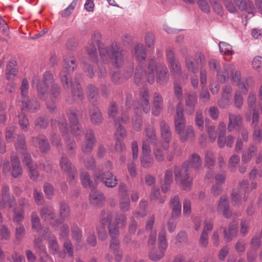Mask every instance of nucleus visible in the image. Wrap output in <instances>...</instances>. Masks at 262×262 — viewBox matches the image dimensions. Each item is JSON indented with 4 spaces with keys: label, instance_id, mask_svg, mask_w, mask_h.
Wrapping results in <instances>:
<instances>
[{
    "label": "nucleus",
    "instance_id": "nucleus-1",
    "mask_svg": "<svg viewBox=\"0 0 262 262\" xmlns=\"http://www.w3.org/2000/svg\"><path fill=\"white\" fill-rule=\"evenodd\" d=\"M32 86L36 88L38 98L47 101L46 105L49 110L54 112L59 98V88L57 84L54 83L52 74L46 72L43 75L42 81H40L37 76H33Z\"/></svg>",
    "mask_w": 262,
    "mask_h": 262
},
{
    "label": "nucleus",
    "instance_id": "nucleus-2",
    "mask_svg": "<svg viewBox=\"0 0 262 262\" xmlns=\"http://www.w3.org/2000/svg\"><path fill=\"white\" fill-rule=\"evenodd\" d=\"M101 35L98 32H95L92 35V43L98 47L102 61L105 63L111 61L113 66L121 67L126 58V53L117 43H112L108 47L100 42Z\"/></svg>",
    "mask_w": 262,
    "mask_h": 262
},
{
    "label": "nucleus",
    "instance_id": "nucleus-3",
    "mask_svg": "<svg viewBox=\"0 0 262 262\" xmlns=\"http://www.w3.org/2000/svg\"><path fill=\"white\" fill-rule=\"evenodd\" d=\"M69 119L70 123V130L67 127V121L64 117H61L57 121L59 129L64 138L67 149L69 153H72L76 148V144L73 140L69 138V133L73 134L76 137L82 134V131L78 121L77 111L70 110L68 113Z\"/></svg>",
    "mask_w": 262,
    "mask_h": 262
},
{
    "label": "nucleus",
    "instance_id": "nucleus-4",
    "mask_svg": "<svg viewBox=\"0 0 262 262\" xmlns=\"http://www.w3.org/2000/svg\"><path fill=\"white\" fill-rule=\"evenodd\" d=\"M202 163L199 155L195 154L191 155L189 159L185 161L180 169L176 168L174 170L175 180L180 183L183 189L188 190L191 188L192 180L189 177L192 169L199 171L202 167Z\"/></svg>",
    "mask_w": 262,
    "mask_h": 262
},
{
    "label": "nucleus",
    "instance_id": "nucleus-5",
    "mask_svg": "<svg viewBox=\"0 0 262 262\" xmlns=\"http://www.w3.org/2000/svg\"><path fill=\"white\" fill-rule=\"evenodd\" d=\"M63 70L60 73V80L64 89L69 88L71 85L72 91L75 99L81 100L83 98V93L81 91L79 83L75 81H71L69 79V74L76 68L75 58L72 54H69L64 58Z\"/></svg>",
    "mask_w": 262,
    "mask_h": 262
},
{
    "label": "nucleus",
    "instance_id": "nucleus-6",
    "mask_svg": "<svg viewBox=\"0 0 262 262\" xmlns=\"http://www.w3.org/2000/svg\"><path fill=\"white\" fill-rule=\"evenodd\" d=\"M186 121L183 115V107L181 103L178 104L176 115L174 117L175 131L183 142L192 140L194 137L193 127L190 125L186 126Z\"/></svg>",
    "mask_w": 262,
    "mask_h": 262
},
{
    "label": "nucleus",
    "instance_id": "nucleus-7",
    "mask_svg": "<svg viewBox=\"0 0 262 262\" xmlns=\"http://www.w3.org/2000/svg\"><path fill=\"white\" fill-rule=\"evenodd\" d=\"M155 71H156L157 82L162 85L166 84L169 80L168 69L164 63H157L154 59L150 60L147 71L146 72H143V76H146L148 82L150 84L154 82Z\"/></svg>",
    "mask_w": 262,
    "mask_h": 262
},
{
    "label": "nucleus",
    "instance_id": "nucleus-8",
    "mask_svg": "<svg viewBox=\"0 0 262 262\" xmlns=\"http://www.w3.org/2000/svg\"><path fill=\"white\" fill-rule=\"evenodd\" d=\"M140 96L141 103L139 102L135 108L136 113L137 115L139 114V116H137L133 119V127L137 131L140 130L142 127V122L140 115L142 114V112L145 114L149 113L150 110L148 90L146 88L142 89Z\"/></svg>",
    "mask_w": 262,
    "mask_h": 262
},
{
    "label": "nucleus",
    "instance_id": "nucleus-9",
    "mask_svg": "<svg viewBox=\"0 0 262 262\" xmlns=\"http://www.w3.org/2000/svg\"><path fill=\"white\" fill-rule=\"evenodd\" d=\"M29 83L27 78H23L21 81L20 90V102L22 112H34L39 108V104L35 99L30 100L28 97Z\"/></svg>",
    "mask_w": 262,
    "mask_h": 262
},
{
    "label": "nucleus",
    "instance_id": "nucleus-10",
    "mask_svg": "<svg viewBox=\"0 0 262 262\" xmlns=\"http://www.w3.org/2000/svg\"><path fill=\"white\" fill-rule=\"evenodd\" d=\"M132 53L139 63L136 68L134 78L135 83L137 85H139L141 82L144 72L143 68L141 63L145 61L146 58V54L143 45L139 43L135 46Z\"/></svg>",
    "mask_w": 262,
    "mask_h": 262
},
{
    "label": "nucleus",
    "instance_id": "nucleus-11",
    "mask_svg": "<svg viewBox=\"0 0 262 262\" xmlns=\"http://www.w3.org/2000/svg\"><path fill=\"white\" fill-rule=\"evenodd\" d=\"M209 67L210 70L217 72V78L222 83L225 82L229 79V73L233 71L234 67L232 64H225L222 69H219V64L214 59L209 61Z\"/></svg>",
    "mask_w": 262,
    "mask_h": 262
},
{
    "label": "nucleus",
    "instance_id": "nucleus-12",
    "mask_svg": "<svg viewBox=\"0 0 262 262\" xmlns=\"http://www.w3.org/2000/svg\"><path fill=\"white\" fill-rule=\"evenodd\" d=\"M3 171L4 174L10 173L13 178L20 177L23 173V169L18 157L15 155L11 156V167L8 161L4 162L3 166Z\"/></svg>",
    "mask_w": 262,
    "mask_h": 262
},
{
    "label": "nucleus",
    "instance_id": "nucleus-13",
    "mask_svg": "<svg viewBox=\"0 0 262 262\" xmlns=\"http://www.w3.org/2000/svg\"><path fill=\"white\" fill-rule=\"evenodd\" d=\"M15 146L16 150L23 155V163L28 168L34 165L32 162L30 155L27 151L26 144L24 136H18L15 143Z\"/></svg>",
    "mask_w": 262,
    "mask_h": 262
},
{
    "label": "nucleus",
    "instance_id": "nucleus-14",
    "mask_svg": "<svg viewBox=\"0 0 262 262\" xmlns=\"http://www.w3.org/2000/svg\"><path fill=\"white\" fill-rule=\"evenodd\" d=\"M60 167L61 170L66 173L68 175V180L71 183L77 177V170L76 168L72 165L70 160L67 158L66 155L62 156L60 162Z\"/></svg>",
    "mask_w": 262,
    "mask_h": 262
},
{
    "label": "nucleus",
    "instance_id": "nucleus-15",
    "mask_svg": "<svg viewBox=\"0 0 262 262\" xmlns=\"http://www.w3.org/2000/svg\"><path fill=\"white\" fill-rule=\"evenodd\" d=\"M112 213L109 211H104L101 213V222L103 224H107L110 235L112 238H117L119 232L118 226L112 223Z\"/></svg>",
    "mask_w": 262,
    "mask_h": 262
},
{
    "label": "nucleus",
    "instance_id": "nucleus-16",
    "mask_svg": "<svg viewBox=\"0 0 262 262\" xmlns=\"http://www.w3.org/2000/svg\"><path fill=\"white\" fill-rule=\"evenodd\" d=\"M94 179L96 182L102 181L108 187H114L117 184V179L113 174L110 172L101 173L99 170H96Z\"/></svg>",
    "mask_w": 262,
    "mask_h": 262
},
{
    "label": "nucleus",
    "instance_id": "nucleus-17",
    "mask_svg": "<svg viewBox=\"0 0 262 262\" xmlns=\"http://www.w3.org/2000/svg\"><path fill=\"white\" fill-rule=\"evenodd\" d=\"M142 152L140 159L141 166L144 168L150 167L153 165L154 160L150 155L151 149L147 140L143 142Z\"/></svg>",
    "mask_w": 262,
    "mask_h": 262
},
{
    "label": "nucleus",
    "instance_id": "nucleus-18",
    "mask_svg": "<svg viewBox=\"0 0 262 262\" xmlns=\"http://www.w3.org/2000/svg\"><path fill=\"white\" fill-rule=\"evenodd\" d=\"M2 198L0 200V208H4L7 206L12 208L16 204L14 197L11 195L9 192V188L4 185L2 188Z\"/></svg>",
    "mask_w": 262,
    "mask_h": 262
},
{
    "label": "nucleus",
    "instance_id": "nucleus-19",
    "mask_svg": "<svg viewBox=\"0 0 262 262\" xmlns=\"http://www.w3.org/2000/svg\"><path fill=\"white\" fill-rule=\"evenodd\" d=\"M147 206L146 201H142L140 203L139 210L135 212L131 218V222L129 224L128 232L129 234H134L136 232L137 223L134 221L135 218L143 217L146 215L145 208Z\"/></svg>",
    "mask_w": 262,
    "mask_h": 262
},
{
    "label": "nucleus",
    "instance_id": "nucleus-20",
    "mask_svg": "<svg viewBox=\"0 0 262 262\" xmlns=\"http://www.w3.org/2000/svg\"><path fill=\"white\" fill-rule=\"evenodd\" d=\"M161 135L162 142L161 146L165 150H167L169 147V142L171 139V132L169 126L164 121L160 123Z\"/></svg>",
    "mask_w": 262,
    "mask_h": 262
},
{
    "label": "nucleus",
    "instance_id": "nucleus-21",
    "mask_svg": "<svg viewBox=\"0 0 262 262\" xmlns=\"http://www.w3.org/2000/svg\"><path fill=\"white\" fill-rule=\"evenodd\" d=\"M40 215L45 221L54 228L58 227L61 223L55 220V212L52 207H44L40 211Z\"/></svg>",
    "mask_w": 262,
    "mask_h": 262
},
{
    "label": "nucleus",
    "instance_id": "nucleus-22",
    "mask_svg": "<svg viewBox=\"0 0 262 262\" xmlns=\"http://www.w3.org/2000/svg\"><path fill=\"white\" fill-rule=\"evenodd\" d=\"M95 143V136L92 130L88 131L85 136V141L82 144V151L85 153L91 152Z\"/></svg>",
    "mask_w": 262,
    "mask_h": 262
},
{
    "label": "nucleus",
    "instance_id": "nucleus-23",
    "mask_svg": "<svg viewBox=\"0 0 262 262\" xmlns=\"http://www.w3.org/2000/svg\"><path fill=\"white\" fill-rule=\"evenodd\" d=\"M219 213H222L226 218H229L231 215V212L229 209V205L227 197L222 196L220 198L217 207Z\"/></svg>",
    "mask_w": 262,
    "mask_h": 262
},
{
    "label": "nucleus",
    "instance_id": "nucleus-24",
    "mask_svg": "<svg viewBox=\"0 0 262 262\" xmlns=\"http://www.w3.org/2000/svg\"><path fill=\"white\" fill-rule=\"evenodd\" d=\"M230 75L232 81L236 83L239 89H241L244 94H246L248 92V83L246 80L241 81L240 72L234 69Z\"/></svg>",
    "mask_w": 262,
    "mask_h": 262
},
{
    "label": "nucleus",
    "instance_id": "nucleus-25",
    "mask_svg": "<svg viewBox=\"0 0 262 262\" xmlns=\"http://www.w3.org/2000/svg\"><path fill=\"white\" fill-rule=\"evenodd\" d=\"M238 231V223L236 221H233L229 225L228 229H224V237L225 239L229 242L235 236Z\"/></svg>",
    "mask_w": 262,
    "mask_h": 262
},
{
    "label": "nucleus",
    "instance_id": "nucleus-26",
    "mask_svg": "<svg viewBox=\"0 0 262 262\" xmlns=\"http://www.w3.org/2000/svg\"><path fill=\"white\" fill-rule=\"evenodd\" d=\"M243 122L242 117L237 114H229L228 129L229 132L240 127Z\"/></svg>",
    "mask_w": 262,
    "mask_h": 262
},
{
    "label": "nucleus",
    "instance_id": "nucleus-27",
    "mask_svg": "<svg viewBox=\"0 0 262 262\" xmlns=\"http://www.w3.org/2000/svg\"><path fill=\"white\" fill-rule=\"evenodd\" d=\"M158 245V249H161L162 251L159 252V256H161L163 252H165L168 247V243L166 239V231L164 227L161 229V231L159 233Z\"/></svg>",
    "mask_w": 262,
    "mask_h": 262
},
{
    "label": "nucleus",
    "instance_id": "nucleus-28",
    "mask_svg": "<svg viewBox=\"0 0 262 262\" xmlns=\"http://www.w3.org/2000/svg\"><path fill=\"white\" fill-rule=\"evenodd\" d=\"M163 98L162 96L158 93H155L153 95V104L154 107L152 110V113L155 116H158L163 107Z\"/></svg>",
    "mask_w": 262,
    "mask_h": 262
},
{
    "label": "nucleus",
    "instance_id": "nucleus-29",
    "mask_svg": "<svg viewBox=\"0 0 262 262\" xmlns=\"http://www.w3.org/2000/svg\"><path fill=\"white\" fill-rule=\"evenodd\" d=\"M197 102V97L195 93L189 94L186 98V111L189 115H192L194 112V106Z\"/></svg>",
    "mask_w": 262,
    "mask_h": 262
},
{
    "label": "nucleus",
    "instance_id": "nucleus-30",
    "mask_svg": "<svg viewBox=\"0 0 262 262\" xmlns=\"http://www.w3.org/2000/svg\"><path fill=\"white\" fill-rule=\"evenodd\" d=\"M90 201L93 205L98 206L104 202L105 198L101 192L93 191L90 194Z\"/></svg>",
    "mask_w": 262,
    "mask_h": 262
},
{
    "label": "nucleus",
    "instance_id": "nucleus-31",
    "mask_svg": "<svg viewBox=\"0 0 262 262\" xmlns=\"http://www.w3.org/2000/svg\"><path fill=\"white\" fill-rule=\"evenodd\" d=\"M33 143H37L40 149L42 152H46L50 149V145L46 138L43 136H39L32 139Z\"/></svg>",
    "mask_w": 262,
    "mask_h": 262
},
{
    "label": "nucleus",
    "instance_id": "nucleus-32",
    "mask_svg": "<svg viewBox=\"0 0 262 262\" xmlns=\"http://www.w3.org/2000/svg\"><path fill=\"white\" fill-rule=\"evenodd\" d=\"M173 181L172 170H167L164 174V183L162 185L161 189L163 192H166L169 189L170 185Z\"/></svg>",
    "mask_w": 262,
    "mask_h": 262
},
{
    "label": "nucleus",
    "instance_id": "nucleus-33",
    "mask_svg": "<svg viewBox=\"0 0 262 262\" xmlns=\"http://www.w3.org/2000/svg\"><path fill=\"white\" fill-rule=\"evenodd\" d=\"M257 150V148L255 145L253 144L250 145L247 151L243 154L242 158V161L245 163L250 161L251 158L256 155Z\"/></svg>",
    "mask_w": 262,
    "mask_h": 262
},
{
    "label": "nucleus",
    "instance_id": "nucleus-34",
    "mask_svg": "<svg viewBox=\"0 0 262 262\" xmlns=\"http://www.w3.org/2000/svg\"><path fill=\"white\" fill-rule=\"evenodd\" d=\"M130 199L128 194L122 195L119 201L120 210L122 212L128 211L130 209Z\"/></svg>",
    "mask_w": 262,
    "mask_h": 262
},
{
    "label": "nucleus",
    "instance_id": "nucleus-35",
    "mask_svg": "<svg viewBox=\"0 0 262 262\" xmlns=\"http://www.w3.org/2000/svg\"><path fill=\"white\" fill-rule=\"evenodd\" d=\"M186 66L187 70L193 73H196L199 70V67L196 60L192 57H187L185 60Z\"/></svg>",
    "mask_w": 262,
    "mask_h": 262
},
{
    "label": "nucleus",
    "instance_id": "nucleus-36",
    "mask_svg": "<svg viewBox=\"0 0 262 262\" xmlns=\"http://www.w3.org/2000/svg\"><path fill=\"white\" fill-rule=\"evenodd\" d=\"M90 116L91 120L94 124L98 125L102 122L101 114L97 107L91 111Z\"/></svg>",
    "mask_w": 262,
    "mask_h": 262
},
{
    "label": "nucleus",
    "instance_id": "nucleus-37",
    "mask_svg": "<svg viewBox=\"0 0 262 262\" xmlns=\"http://www.w3.org/2000/svg\"><path fill=\"white\" fill-rule=\"evenodd\" d=\"M80 179L82 185L85 188H95V185L91 181L90 175L88 172L82 171L80 173Z\"/></svg>",
    "mask_w": 262,
    "mask_h": 262
},
{
    "label": "nucleus",
    "instance_id": "nucleus-38",
    "mask_svg": "<svg viewBox=\"0 0 262 262\" xmlns=\"http://www.w3.org/2000/svg\"><path fill=\"white\" fill-rule=\"evenodd\" d=\"M231 201L233 206H239L242 204V199L241 190L238 189H234L231 194Z\"/></svg>",
    "mask_w": 262,
    "mask_h": 262
},
{
    "label": "nucleus",
    "instance_id": "nucleus-39",
    "mask_svg": "<svg viewBox=\"0 0 262 262\" xmlns=\"http://www.w3.org/2000/svg\"><path fill=\"white\" fill-rule=\"evenodd\" d=\"M219 46L220 51L223 55H232L234 53L232 46L226 42H220Z\"/></svg>",
    "mask_w": 262,
    "mask_h": 262
},
{
    "label": "nucleus",
    "instance_id": "nucleus-40",
    "mask_svg": "<svg viewBox=\"0 0 262 262\" xmlns=\"http://www.w3.org/2000/svg\"><path fill=\"white\" fill-rule=\"evenodd\" d=\"M88 98L92 103L96 101L98 96V90L93 85L90 84L87 88Z\"/></svg>",
    "mask_w": 262,
    "mask_h": 262
},
{
    "label": "nucleus",
    "instance_id": "nucleus-41",
    "mask_svg": "<svg viewBox=\"0 0 262 262\" xmlns=\"http://www.w3.org/2000/svg\"><path fill=\"white\" fill-rule=\"evenodd\" d=\"M87 234V243L90 246L94 247L96 245V238L95 235L94 230L92 228H88L85 230Z\"/></svg>",
    "mask_w": 262,
    "mask_h": 262
},
{
    "label": "nucleus",
    "instance_id": "nucleus-42",
    "mask_svg": "<svg viewBox=\"0 0 262 262\" xmlns=\"http://www.w3.org/2000/svg\"><path fill=\"white\" fill-rule=\"evenodd\" d=\"M168 66L172 75L177 76L181 74V66L178 60L169 64Z\"/></svg>",
    "mask_w": 262,
    "mask_h": 262
},
{
    "label": "nucleus",
    "instance_id": "nucleus-43",
    "mask_svg": "<svg viewBox=\"0 0 262 262\" xmlns=\"http://www.w3.org/2000/svg\"><path fill=\"white\" fill-rule=\"evenodd\" d=\"M101 225L97 228L98 236L99 239L104 241L107 237V231L106 230V226L107 224H103L100 220Z\"/></svg>",
    "mask_w": 262,
    "mask_h": 262
},
{
    "label": "nucleus",
    "instance_id": "nucleus-44",
    "mask_svg": "<svg viewBox=\"0 0 262 262\" xmlns=\"http://www.w3.org/2000/svg\"><path fill=\"white\" fill-rule=\"evenodd\" d=\"M19 124L21 129L24 132H27L29 128V123L27 117L23 114L18 115Z\"/></svg>",
    "mask_w": 262,
    "mask_h": 262
},
{
    "label": "nucleus",
    "instance_id": "nucleus-45",
    "mask_svg": "<svg viewBox=\"0 0 262 262\" xmlns=\"http://www.w3.org/2000/svg\"><path fill=\"white\" fill-rule=\"evenodd\" d=\"M83 163L84 166L88 169L91 170L95 167L96 163L94 158L90 156L83 157Z\"/></svg>",
    "mask_w": 262,
    "mask_h": 262
},
{
    "label": "nucleus",
    "instance_id": "nucleus-46",
    "mask_svg": "<svg viewBox=\"0 0 262 262\" xmlns=\"http://www.w3.org/2000/svg\"><path fill=\"white\" fill-rule=\"evenodd\" d=\"M70 214V207L65 203H61L60 206V215L62 220L68 219Z\"/></svg>",
    "mask_w": 262,
    "mask_h": 262
},
{
    "label": "nucleus",
    "instance_id": "nucleus-47",
    "mask_svg": "<svg viewBox=\"0 0 262 262\" xmlns=\"http://www.w3.org/2000/svg\"><path fill=\"white\" fill-rule=\"evenodd\" d=\"M234 105L238 109H241L243 104V97L239 91L235 92L234 98Z\"/></svg>",
    "mask_w": 262,
    "mask_h": 262
},
{
    "label": "nucleus",
    "instance_id": "nucleus-48",
    "mask_svg": "<svg viewBox=\"0 0 262 262\" xmlns=\"http://www.w3.org/2000/svg\"><path fill=\"white\" fill-rule=\"evenodd\" d=\"M118 227H124L126 225V216L121 213L116 215L115 218V222L114 223Z\"/></svg>",
    "mask_w": 262,
    "mask_h": 262
},
{
    "label": "nucleus",
    "instance_id": "nucleus-49",
    "mask_svg": "<svg viewBox=\"0 0 262 262\" xmlns=\"http://www.w3.org/2000/svg\"><path fill=\"white\" fill-rule=\"evenodd\" d=\"M96 46V45L91 43L88 44L86 48V51L88 55L93 60L96 59L97 57Z\"/></svg>",
    "mask_w": 262,
    "mask_h": 262
},
{
    "label": "nucleus",
    "instance_id": "nucleus-50",
    "mask_svg": "<svg viewBox=\"0 0 262 262\" xmlns=\"http://www.w3.org/2000/svg\"><path fill=\"white\" fill-rule=\"evenodd\" d=\"M154 153L157 161L159 162H162L164 161L165 156L163 151L160 149V146L158 144L155 145Z\"/></svg>",
    "mask_w": 262,
    "mask_h": 262
},
{
    "label": "nucleus",
    "instance_id": "nucleus-51",
    "mask_svg": "<svg viewBox=\"0 0 262 262\" xmlns=\"http://www.w3.org/2000/svg\"><path fill=\"white\" fill-rule=\"evenodd\" d=\"M31 223L33 229L39 231L40 229V221L37 213L35 212L31 215Z\"/></svg>",
    "mask_w": 262,
    "mask_h": 262
},
{
    "label": "nucleus",
    "instance_id": "nucleus-52",
    "mask_svg": "<svg viewBox=\"0 0 262 262\" xmlns=\"http://www.w3.org/2000/svg\"><path fill=\"white\" fill-rule=\"evenodd\" d=\"M26 234V230L25 227L22 225H19L16 227L15 229V238L18 241L20 242Z\"/></svg>",
    "mask_w": 262,
    "mask_h": 262
},
{
    "label": "nucleus",
    "instance_id": "nucleus-53",
    "mask_svg": "<svg viewBox=\"0 0 262 262\" xmlns=\"http://www.w3.org/2000/svg\"><path fill=\"white\" fill-rule=\"evenodd\" d=\"M215 129V127L213 125L206 126V130L208 134L209 140L212 142H214L216 138V134Z\"/></svg>",
    "mask_w": 262,
    "mask_h": 262
},
{
    "label": "nucleus",
    "instance_id": "nucleus-54",
    "mask_svg": "<svg viewBox=\"0 0 262 262\" xmlns=\"http://www.w3.org/2000/svg\"><path fill=\"white\" fill-rule=\"evenodd\" d=\"M77 1L74 0L67 8L61 12V16L63 17H66L69 16L74 10Z\"/></svg>",
    "mask_w": 262,
    "mask_h": 262
},
{
    "label": "nucleus",
    "instance_id": "nucleus-55",
    "mask_svg": "<svg viewBox=\"0 0 262 262\" xmlns=\"http://www.w3.org/2000/svg\"><path fill=\"white\" fill-rule=\"evenodd\" d=\"M215 159L211 151H207L205 154V164L206 167H210L213 166Z\"/></svg>",
    "mask_w": 262,
    "mask_h": 262
},
{
    "label": "nucleus",
    "instance_id": "nucleus-56",
    "mask_svg": "<svg viewBox=\"0 0 262 262\" xmlns=\"http://www.w3.org/2000/svg\"><path fill=\"white\" fill-rule=\"evenodd\" d=\"M199 246L204 248H206L209 244L208 234L202 232L199 241Z\"/></svg>",
    "mask_w": 262,
    "mask_h": 262
},
{
    "label": "nucleus",
    "instance_id": "nucleus-57",
    "mask_svg": "<svg viewBox=\"0 0 262 262\" xmlns=\"http://www.w3.org/2000/svg\"><path fill=\"white\" fill-rule=\"evenodd\" d=\"M14 222L19 223L23 221L24 217V210L22 208L14 209Z\"/></svg>",
    "mask_w": 262,
    "mask_h": 262
},
{
    "label": "nucleus",
    "instance_id": "nucleus-58",
    "mask_svg": "<svg viewBox=\"0 0 262 262\" xmlns=\"http://www.w3.org/2000/svg\"><path fill=\"white\" fill-rule=\"evenodd\" d=\"M146 137L150 142L157 141L156 132L154 127H149L146 129Z\"/></svg>",
    "mask_w": 262,
    "mask_h": 262
},
{
    "label": "nucleus",
    "instance_id": "nucleus-59",
    "mask_svg": "<svg viewBox=\"0 0 262 262\" xmlns=\"http://www.w3.org/2000/svg\"><path fill=\"white\" fill-rule=\"evenodd\" d=\"M7 78L8 80L13 79L17 73L16 69L12 66L11 63H9L7 64Z\"/></svg>",
    "mask_w": 262,
    "mask_h": 262
},
{
    "label": "nucleus",
    "instance_id": "nucleus-60",
    "mask_svg": "<svg viewBox=\"0 0 262 262\" xmlns=\"http://www.w3.org/2000/svg\"><path fill=\"white\" fill-rule=\"evenodd\" d=\"M162 251L161 249H158V250H151L149 253V258L153 261H158L163 257L165 252H163L161 256H159V252Z\"/></svg>",
    "mask_w": 262,
    "mask_h": 262
},
{
    "label": "nucleus",
    "instance_id": "nucleus-61",
    "mask_svg": "<svg viewBox=\"0 0 262 262\" xmlns=\"http://www.w3.org/2000/svg\"><path fill=\"white\" fill-rule=\"evenodd\" d=\"M195 121L199 129L203 130L204 128V120L201 111H197L195 115Z\"/></svg>",
    "mask_w": 262,
    "mask_h": 262
},
{
    "label": "nucleus",
    "instance_id": "nucleus-62",
    "mask_svg": "<svg viewBox=\"0 0 262 262\" xmlns=\"http://www.w3.org/2000/svg\"><path fill=\"white\" fill-rule=\"evenodd\" d=\"M73 238L77 242H79L82 237V231L77 226L74 227L72 229Z\"/></svg>",
    "mask_w": 262,
    "mask_h": 262
},
{
    "label": "nucleus",
    "instance_id": "nucleus-63",
    "mask_svg": "<svg viewBox=\"0 0 262 262\" xmlns=\"http://www.w3.org/2000/svg\"><path fill=\"white\" fill-rule=\"evenodd\" d=\"M256 95L254 93H250L247 98V103L250 109L255 111L256 104Z\"/></svg>",
    "mask_w": 262,
    "mask_h": 262
},
{
    "label": "nucleus",
    "instance_id": "nucleus-64",
    "mask_svg": "<svg viewBox=\"0 0 262 262\" xmlns=\"http://www.w3.org/2000/svg\"><path fill=\"white\" fill-rule=\"evenodd\" d=\"M231 98L222 96L218 101V105L220 108H225L229 106L231 104Z\"/></svg>",
    "mask_w": 262,
    "mask_h": 262
}]
</instances>
